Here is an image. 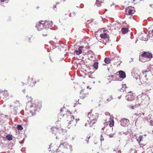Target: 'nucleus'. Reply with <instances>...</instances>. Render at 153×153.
Here are the masks:
<instances>
[{"mask_svg":"<svg viewBox=\"0 0 153 153\" xmlns=\"http://www.w3.org/2000/svg\"><path fill=\"white\" fill-rule=\"evenodd\" d=\"M17 129L19 130H22L23 129V128L20 125H18L17 126Z\"/></svg>","mask_w":153,"mask_h":153,"instance_id":"nucleus-30","label":"nucleus"},{"mask_svg":"<svg viewBox=\"0 0 153 153\" xmlns=\"http://www.w3.org/2000/svg\"><path fill=\"white\" fill-rule=\"evenodd\" d=\"M140 104L139 103H138V104H136L134 105L131 106V107H130V108L131 109H134L135 108H136L140 106Z\"/></svg>","mask_w":153,"mask_h":153,"instance_id":"nucleus-25","label":"nucleus"},{"mask_svg":"<svg viewBox=\"0 0 153 153\" xmlns=\"http://www.w3.org/2000/svg\"><path fill=\"white\" fill-rule=\"evenodd\" d=\"M101 30H102L103 31H104V28H102V29H101Z\"/></svg>","mask_w":153,"mask_h":153,"instance_id":"nucleus-51","label":"nucleus"},{"mask_svg":"<svg viewBox=\"0 0 153 153\" xmlns=\"http://www.w3.org/2000/svg\"><path fill=\"white\" fill-rule=\"evenodd\" d=\"M121 125L124 127L127 126L129 124V120L125 118L122 119L120 121Z\"/></svg>","mask_w":153,"mask_h":153,"instance_id":"nucleus-7","label":"nucleus"},{"mask_svg":"<svg viewBox=\"0 0 153 153\" xmlns=\"http://www.w3.org/2000/svg\"><path fill=\"white\" fill-rule=\"evenodd\" d=\"M7 0H0V2H6Z\"/></svg>","mask_w":153,"mask_h":153,"instance_id":"nucleus-41","label":"nucleus"},{"mask_svg":"<svg viewBox=\"0 0 153 153\" xmlns=\"http://www.w3.org/2000/svg\"><path fill=\"white\" fill-rule=\"evenodd\" d=\"M95 123H93V122H92V121L91 120L90 121V123H89V122H88V124L89 125V127H92L93 125Z\"/></svg>","mask_w":153,"mask_h":153,"instance_id":"nucleus-29","label":"nucleus"},{"mask_svg":"<svg viewBox=\"0 0 153 153\" xmlns=\"http://www.w3.org/2000/svg\"><path fill=\"white\" fill-rule=\"evenodd\" d=\"M27 79V81H28L27 82H25V83L26 84V83H28L29 85L31 87L33 86L36 82L35 81V79L34 80L33 78L32 77L30 78V77H28Z\"/></svg>","mask_w":153,"mask_h":153,"instance_id":"nucleus-8","label":"nucleus"},{"mask_svg":"<svg viewBox=\"0 0 153 153\" xmlns=\"http://www.w3.org/2000/svg\"><path fill=\"white\" fill-rule=\"evenodd\" d=\"M134 11L131 9H129L128 10V14L130 15L134 13Z\"/></svg>","mask_w":153,"mask_h":153,"instance_id":"nucleus-23","label":"nucleus"},{"mask_svg":"<svg viewBox=\"0 0 153 153\" xmlns=\"http://www.w3.org/2000/svg\"><path fill=\"white\" fill-rule=\"evenodd\" d=\"M105 128V127H104L102 128V130H103V129Z\"/></svg>","mask_w":153,"mask_h":153,"instance_id":"nucleus-50","label":"nucleus"},{"mask_svg":"<svg viewBox=\"0 0 153 153\" xmlns=\"http://www.w3.org/2000/svg\"><path fill=\"white\" fill-rule=\"evenodd\" d=\"M88 125V123H85V126H87Z\"/></svg>","mask_w":153,"mask_h":153,"instance_id":"nucleus-44","label":"nucleus"},{"mask_svg":"<svg viewBox=\"0 0 153 153\" xmlns=\"http://www.w3.org/2000/svg\"><path fill=\"white\" fill-rule=\"evenodd\" d=\"M52 23L51 21H40L36 23V27L38 30H41L42 29L49 28Z\"/></svg>","mask_w":153,"mask_h":153,"instance_id":"nucleus-2","label":"nucleus"},{"mask_svg":"<svg viewBox=\"0 0 153 153\" xmlns=\"http://www.w3.org/2000/svg\"><path fill=\"white\" fill-rule=\"evenodd\" d=\"M90 136L89 135H88V136L86 137V139L85 140V141L87 142V143H88V139L90 138Z\"/></svg>","mask_w":153,"mask_h":153,"instance_id":"nucleus-32","label":"nucleus"},{"mask_svg":"<svg viewBox=\"0 0 153 153\" xmlns=\"http://www.w3.org/2000/svg\"><path fill=\"white\" fill-rule=\"evenodd\" d=\"M3 115L4 116V115L3 114H1V115Z\"/></svg>","mask_w":153,"mask_h":153,"instance_id":"nucleus-60","label":"nucleus"},{"mask_svg":"<svg viewBox=\"0 0 153 153\" xmlns=\"http://www.w3.org/2000/svg\"><path fill=\"white\" fill-rule=\"evenodd\" d=\"M22 92L24 93H25V92L26 91H25V89H23L22 91Z\"/></svg>","mask_w":153,"mask_h":153,"instance_id":"nucleus-45","label":"nucleus"},{"mask_svg":"<svg viewBox=\"0 0 153 153\" xmlns=\"http://www.w3.org/2000/svg\"><path fill=\"white\" fill-rule=\"evenodd\" d=\"M143 138V137L142 136H140L139 137V138L140 139V140L141 141L142 140V139Z\"/></svg>","mask_w":153,"mask_h":153,"instance_id":"nucleus-40","label":"nucleus"},{"mask_svg":"<svg viewBox=\"0 0 153 153\" xmlns=\"http://www.w3.org/2000/svg\"><path fill=\"white\" fill-rule=\"evenodd\" d=\"M88 116L91 120L92 121L93 123H95L99 117V114L96 113L94 114H91V113L89 112L88 113Z\"/></svg>","mask_w":153,"mask_h":153,"instance_id":"nucleus-4","label":"nucleus"},{"mask_svg":"<svg viewBox=\"0 0 153 153\" xmlns=\"http://www.w3.org/2000/svg\"><path fill=\"white\" fill-rule=\"evenodd\" d=\"M7 139L9 141H10L12 140V136L11 134H9L6 136Z\"/></svg>","mask_w":153,"mask_h":153,"instance_id":"nucleus-21","label":"nucleus"},{"mask_svg":"<svg viewBox=\"0 0 153 153\" xmlns=\"http://www.w3.org/2000/svg\"><path fill=\"white\" fill-rule=\"evenodd\" d=\"M48 29L45 28L43 29L42 31V35L44 36H47L49 35L50 33V30L48 28Z\"/></svg>","mask_w":153,"mask_h":153,"instance_id":"nucleus-11","label":"nucleus"},{"mask_svg":"<svg viewBox=\"0 0 153 153\" xmlns=\"http://www.w3.org/2000/svg\"><path fill=\"white\" fill-rule=\"evenodd\" d=\"M93 67L96 70H97L98 67V63L97 62H94L93 65Z\"/></svg>","mask_w":153,"mask_h":153,"instance_id":"nucleus-19","label":"nucleus"},{"mask_svg":"<svg viewBox=\"0 0 153 153\" xmlns=\"http://www.w3.org/2000/svg\"><path fill=\"white\" fill-rule=\"evenodd\" d=\"M4 97H7L8 96V94L7 93V92H4Z\"/></svg>","mask_w":153,"mask_h":153,"instance_id":"nucleus-34","label":"nucleus"},{"mask_svg":"<svg viewBox=\"0 0 153 153\" xmlns=\"http://www.w3.org/2000/svg\"><path fill=\"white\" fill-rule=\"evenodd\" d=\"M51 130L52 131V133H54L55 134V133L58 131V128L56 127H53L51 128Z\"/></svg>","mask_w":153,"mask_h":153,"instance_id":"nucleus-17","label":"nucleus"},{"mask_svg":"<svg viewBox=\"0 0 153 153\" xmlns=\"http://www.w3.org/2000/svg\"><path fill=\"white\" fill-rule=\"evenodd\" d=\"M55 8H56V5H55V6H54L53 7V9L54 10H55Z\"/></svg>","mask_w":153,"mask_h":153,"instance_id":"nucleus-46","label":"nucleus"},{"mask_svg":"<svg viewBox=\"0 0 153 153\" xmlns=\"http://www.w3.org/2000/svg\"><path fill=\"white\" fill-rule=\"evenodd\" d=\"M112 99V97L110 96L109 99H107V101H108V102L109 101L111 100Z\"/></svg>","mask_w":153,"mask_h":153,"instance_id":"nucleus-37","label":"nucleus"},{"mask_svg":"<svg viewBox=\"0 0 153 153\" xmlns=\"http://www.w3.org/2000/svg\"><path fill=\"white\" fill-rule=\"evenodd\" d=\"M114 151V152L115 151L117 153H121V152L120 150L119 149L117 148H115Z\"/></svg>","mask_w":153,"mask_h":153,"instance_id":"nucleus-28","label":"nucleus"},{"mask_svg":"<svg viewBox=\"0 0 153 153\" xmlns=\"http://www.w3.org/2000/svg\"><path fill=\"white\" fill-rule=\"evenodd\" d=\"M103 1V0H96L95 4L97 6H99L101 3Z\"/></svg>","mask_w":153,"mask_h":153,"instance_id":"nucleus-20","label":"nucleus"},{"mask_svg":"<svg viewBox=\"0 0 153 153\" xmlns=\"http://www.w3.org/2000/svg\"><path fill=\"white\" fill-rule=\"evenodd\" d=\"M66 114L68 115H70L71 114V113L70 111H68V110L66 111Z\"/></svg>","mask_w":153,"mask_h":153,"instance_id":"nucleus-33","label":"nucleus"},{"mask_svg":"<svg viewBox=\"0 0 153 153\" xmlns=\"http://www.w3.org/2000/svg\"><path fill=\"white\" fill-rule=\"evenodd\" d=\"M150 123V125L152 126H153V120H151L150 121H149Z\"/></svg>","mask_w":153,"mask_h":153,"instance_id":"nucleus-35","label":"nucleus"},{"mask_svg":"<svg viewBox=\"0 0 153 153\" xmlns=\"http://www.w3.org/2000/svg\"><path fill=\"white\" fill-rule=\"evenodd\" d=\"M104 62L107 64H109L110 62V59L108 58H105L104 59Z\"/></svg>","mask_w":153,"mask_h":153,"instance_id":"nucleus-22","label":"nucleus"},{"mask_svg":"<svg viewBox=\"0 0 153 153\" xmlns=\"http://www.w3.org/2000/svg\"><path fill=\"white\" fill-rule=\"evenodd\" d=\"M152 31V33H153V29Z\"/></svg>","mask_w":153,"mask_h":153,"instance_id":"nucleus-57","label":"nucleus"},{"mask_svg":"<svg viewBox=\"0 0 153 153\" xmlns=\"http://www.w3.org/2000/svg\"><path fill=\"white\" fill-rule=\"evenodd\" d=\"M134 96L132 94H128L126 96V99L128 101H131L134 99Z\"/></svg>","mask_w":153,"mask_h":153,"instance_id":"nucleus-13","label":"nucleus"},{"mask_svg":"<svg viewBox=\"0 0 153 153\" xmlns=\"http://www.w3.org/2000/svg\"><path fill=\"white\" fill-rule=\"evenodd\" d=\"M150 6L152 8H153V4L150 5Z\"/></svg>","mask_w":153,"mask_h":153,"instance_id":"nucleus-49","label":"nucleus"},{"mask_svg":"<svg viewBox=\"0 0 153 153\" xmlns=\"http://www.w3.org/2000/svg\"><path fill=\"white\" fill-rule=\"evenodd\" d=\"M120 133H121V132H119V134H120Z\"/></svg>","mask_w":153,"mask_h":153,"instance_id":"nucleus-56","label":"nucleus"},{"mask_svg":"<svg viewBox=\"0 0 153 153\" xmlns=\"http://www.w3.org/2000/svg\"><path fill=\"white\" fill-rule=\"evenodd\" d=\"M152 131V132H153V130Z\"/></svg>","mask_w":153,"mask_h":153,"instance_id":"nucleus-61","label":"nucleus"},{"mask_svg":"<svg viewBox=\"0 0 153 153\" xmlns=\"http://www.w3.org/2000/svg\"><path fill=\"white\" fill-rule=\"evenodd\" d=\"M100 36L101 38L106 39V40H108L109 38V35L105 32H104L103 33L101 34L100 35Z\"/></svg>","mask_w":153,"mask_h":153,"instance_id":"nucleus-12","label":"nucleus"},{"mask_svg":"<svg viewBox=\"0 0 153 153\" xmlns=\"http://www.w3.org/2000/svg\"><path fill=\"white\" fill-rule=\"evenodd\" d=\"M122 86V87L120 90H119L120 91H121L122 90H123V91H124L125 90V88H126V84H123Z\"/></svg>","mask_w":153,"mask_h":153,"instance_id":"nucleus-24","label":"nucleus"},{"mask_svg":"<svg viewBox=\"0 0 153 153\" xmlns=\"http://www.w3.org/2000/svg\"><path fill=\"white\" fill-rule=\"evenodd\" d=\"M72 14H73V15L75 16V12H73Z\"/></svg>","mask_w":153,"mask_h":153,"instance_id":"nucleus-47","label":"nucleus"},{"mask_svg":"<svg viewBox=\"0 0 153 153\" xmlns=\"http://www.w3.org/2000/svg\"><path fill=\"white\" fill-rule=\"evenodd\" d=\"M118 98L119 99H120V97H118Z\"/></svg>","mask_w":153,"mask_h":153,"instance_id":"nucleus-53","label":"nucleus"},{"mask_svg":"<svg viewBox=\"0 0 153 153\" xmlns=\"http://www.w3.org/2000/svg\"><path fill=\"white\" fill-rule=\"evenodd\" d=\"M125 78H126V77H110V78L108 79L109 81V82H110L111 80L121 81Z\"/></svg>","mask_w":153,"mask_h":153,"instance_id":"nucleus-10","label":"nucleus"},{"mask_svg":"<svg viewBox=\"0 0 153 153\" xmlns=\"http://www.w3.org/2000/svg\"><path fill=\"white\" fill-rule=\"evenodd\" d=\"M4 118H6V119H8V118L7 115H4Z\"/></svg>","mask_w":153,"mask_h":153,"instance_id":"nucleus-43","label":"nucleus"},{"mask_svg":"<svg viewBox=\"0 0 153 153\" xmlns=\"http://www.w3.org/2000/svg\"><path fill=\"white\" fill-rule=\"evenodd\" d=\"M6 133L3 131H0V137L2 139H3L6 136Z\"/></svg>","mask_w":153,"mask_h":153,"instance_id":"nucleus-16","label":"nucleus"},{"mask_svg":"<svg viewBox=\"0 0 153 153\" xmlns=\"http://www.w3.org/2000/svg\"><path fill=\"white\" fill-rule=\"evenodd\" d=\"M19 102V101H16L15 102V103H18Z\"/></svg>","mask_w":153,"mask_h":153,"instance_id":"nucleus-48","label":"nucleus"},{"mask_svg":"<svg viewBox=\"0 0 153 153\" xmlns=\"http://www.w3.org/2000/svg\"><path fill=\"white\" fill-rule=\"evenodd\" d=\"M74 78L73 79H71L72 80H73L74 79Z\"/></svg>","mask_w":153,"mask_h":153,"instance_id":"nucleus-54","label":"nucleus"},{"mask_svg":"<svg viewBox=\"0 0 153 153\" xmlns=\"http://www.w3.org/2000/svg\"><path fill=\"white\" fill-rule=\"evenodd\" d=\"M56 139H57V137H56Z\"/></svg>","mask_w":153,"mask_h":153,"instance_id":"nucleus-58","label":"nucleus"},{"mask_svg":"<svg viewBox=\"0 0 153 153\" xmlns=\"http://www.w3.org/2000/svg\"><path fill=\"white\" fill-rule=\"evenodd\" d=\"M152 57V53L148 52H145L140 56V60L142 62H145L146 61L143 59L144 58H151Z\"/></svg>","mask_w":153,"mask_h":153,"instance_id":"nucleus-3","label":"nucleus"},{"mask_svg":"<svg viewBox=\"0 0 153 153\" xmlns=\"http://www.w3.org/2000/svg\"><path fill=\"white\" fill-rule=\"evenodd\" d=\"M114 125V121L113 120L112 121L110 122V123L109 124V126L110 127L113 126Z\"/></svg>","mask_w":153,"mask_h":153,"instance_id":"nucleus-31","label":"nucleus"},{"mask_svg":"<svg viewBox=\"0 0 153 153\" xmlns=\"http://www.w3.org/2000/svg\"><path fill=\"white\" fill-rule=\"evenodd\" d=\"M131 0V2H136V3H137L138 2V1H137L138 0Z\"/></svg>","mask_w":153,"mask_h":153,"instance_id":"nucleus-42","label":"nucleus"},{"mask_svg":"<svg viewBox=\"0 0 153 153\" xmlns=\"http://www.w3.org/2000/svg\"><path fill=\"white\" fill-rule=\"evenodd\" d=\"M100 137H101L100 140H101V141H102L104 140V139L102 135H101Z\"/></svg>","mask_w":153,"mask_h":153,"instance_id":"nucleus-38","label":"nucleus"},{"mask_svg":"<svg viewBox=\"0 0 153 153\" xmlns=\"http://www.w3.org/2000/svg\"><path fill=\"white\" fill-rule=\"evenodd\" d=\"M117 73H118L119 76H126L125 72L122 71H120L117 72V75H118Z\"/></svg>","mask_w":153,"mask_h":153,"instance_id":"nucleus-15","label":"nucleus"},{"mask_svg":"<svg viewBox=\"0 0 153 153\" xmlns=\"http://www.w3.org/2000/svg\"><path fill=\"white\" fill-rule=\"evenodd\" d=\"M72 151V147L67 143L64 142L61 143L57 149V152L62 151V153H71Z\"/></svg>","mask_w":153,"mask_h":153,"instance_id":"nucleus-1","label":"nucleus"},{"mask_svg":"<svg viewBox=\"0 0 153 153\" xmlns=\"http://www.w3.org/2000/svg\"><path fill=\"white\" fill-rule=\"evenodd\" d=\"M65 109V108L64 107H63V108H61L60 109V114L62 117H63L65 115V114H63V112H62L63 111V109Z\"/></svg>","mask_w":153,"mask_h":153,"instance_id":"nucleus-27","label":"nucleus"},{"mask_svg":"<svg viewBox=\"0 0 153 153\" xmlns=\"http://www.w3.org/2000/svg\"><path fill=\"white\" fill-rule=\"evenodd\" d=\"M2 139L1 138V137H0V141H1V140H2Z\"/></svg>","mask_w":153,"mask_h":153,"instance_id":"nucleus-52","label":"nucleus"},{"mask_svg":"<svg viewBox=\"0 0 153 153\" xmlns=\"http://www.w3.org/2000/svg\"><path fill=\"white\" fill-rule=\"evenodd\" d=\"M136 80H139L142 84L145 83L148 80V78L146 77H135Z\"/></svg>","mask_w":153,"mask_h":153,"instance_id":"nucleus-9","label":"nucleus"},{"mask_svg":"<svg viewBox=\"0 0 153 153\" xmlns=\"http://www.w3.org/2000/svg\"><path fill=\"white\" fill-rule=\"evenodd\" d=\"M85 48L81 46L79 47L77 50H75L74 53L77 55H79L82 53V52L85 53Z\"/></svg>","mask_w":153,"mask_h":153,"instance_id":"nucleus-6","label":"nucleus"},{"mask_svg":"<svg viewBox=\"0 0 153 153\" xmlns=\"http://www.w3.org/2000/svg\"><path fill=\"white\" fill-rule=\"evenodd\" d=\"M121 31L124 34L126 33L128 31V29L126 28H122L121 29Z\"/></svg>","mask_w":153,"mask_h":153,"instance_id":"nucleus-18","label":"nucleus"},{"mask_svg":"<svg viewBox=\"0 0 153 153\" xmlns=\"http://www.w3.org/2000/svg\"><path fill=\"white\" fill-rule=\"evenodd\" d=\"M70 117L71 118V120H70L69 122L68 123V128H70L71 127V126H70V124H72V125H73L74 124V126H76V125L74 123V117L72 115H71Z\"/></svg>","mask_w":153,"mask_h":153,"instance_id":"nucleus-14","label":"nucleus"},{"mask_svg":"<svg viewBox=\"0 0 153 153\" xmlns=\"http://www.w3.org/2000/svg\"><path fill=\"white\" fill-rule=\"evenodd\" d=\"M66 139H67V138H66L65 139V140H66ZM65 139H64V140H65Z\"/></svg>","mask_w":153,"mask_h":153,"instance_id":"nucleus-59","label":"nucleus"},{"mask_svg":"<svg viewBox=\"0 0 153 153\" xmlns=\"http://www.w3.org/2000/svg\"><path fill=\"white\" fill-rule=\"evenodd\" d=\"M80 94H84V96H83L82 97V98H85V97L86 96V95L88 94V93H84V91L82 90L81 91H80Z\"/></svg>","mask_w":153,"mask_h":153,"instance_id":"nucleus-26","label":"nucleus"},{"mask_svg":"<svg viewBox=\"0 0 153 153\" xmlns=\"http://www.w3.org/2000/svg\"><path fill=\"white\" fill-rule=\"evenodd\" d=\"M39 108V107L35 104H33L30 105V112L32 116L35 115V112Z\"/></svg>","mask_w":153,"mask_h":153,"instance_id":"nucleus-5","label":"nucleus"},{"mask_svg":"<svg viewBox=\"0 0 153 153\" xmlns=\"http://www.w3.org/2000/svg\"><path fill=\"white\" fill-rule=\"evenodd\" d=\"M79 120V119H76L75 120H74V123H75V122H76V123Z\"/></svg>","mask_w":153,"mask_h":153,"instance_id":"nucleus-39","label":"nucleus"},{"mask_svg":"<svg viewBox=\"0 0 153 153\" xmlns=\"http://www.w3.org/2000/svg\"><path fill=\"white\" fill-rule=\"evenodd\" d=\"M63 140H62L61 141V142H63Z\"/></svg>","mask_w":153,"mask_h":153,"instance_id":"nucleus-55","label":"nucleus"},{"mask_svg":"<svg viewBox=\"0 0 153 153\" xmlns=\"http://www.w3.org/2000/svg\"><path fill=\"white\" fill-rule=\"evenodd\" d=\"M106 134L109 135V137H113V135L112 134H109V133H108V131H107L106 132Z\"/></svg>","mask_w":153,"mask_h":153,"instance_id":"nucleus-36","label":"nucleus"}]
</instances>
